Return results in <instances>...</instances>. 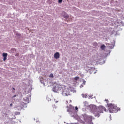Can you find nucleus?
I'll return each instance as SVG.
<instances>
[{
    "mask_svg": "<svg viewBox=\"0 0 124 124\" xmlns=\"http://www.w3.org/2000/svg\"><path fill=\"white\" fill-rule=\"evenodd\" d=\"M92 111L95 117L100 116V114L103 113V112H106V108L103 106H100L97 108L95 106H93L92 108Z\"/></svg>",
    "mask_w": 124,
    "mask_h": 124,
    "instance_id": "obj_1",
    "label": "nucleus"
},
{
    "mask_svg": "<svg viewBox=\"0 0 124 124\" xmlns=\"http://www.w3.org/2000/svg\"><path fill=\"white\" fill-rule=\"evenodd\" d=\"M108 110L110 113H117L118 111H120V108H117V106L114 104H109L108 105Z\"/></svg>",
    "mask_w": 124,
    "mask_h": 124,
    "instance_id": "obj_2",
    "label": "nucleus"
},
{
    "mask_svg": "<svg viewBox=\"0 0 124 124\" xmlns=\"http://www.w3.org/2000/svg\"><path fill=\"white\" fill-rule=\"evenodd\" d=\"M54 57L55 59H56V60L60 58V53L56 52L54 55Z\"/></svg>",
    "mask_w": 124,
    "mask_h": 124,
    "instance_id": "obj_3",
    "label": "nucleus"
},
{
    "mask_svg": "<svg viewBox=\"0 0 124 124\" xmlns=\"http://www.w3.org/2000/svg\"><path fill=\"white\" fill-rule=\"evenodd\" d=\"M2 56L3 57V61H6L7 59V53H3Z\"/></svg>",
    "mask_w": 124,
    "mask_h": 124,
    "instance_id": "obj_4",
    "label": "nucleus"
},
{
    "mask_svg": "<svg viewBox=\"0 0 124 124\" xmlns=\"http://www.w3.org/2000/svg\"><path fill=\"white\" fill-rule=\"evenodd\" d=\"M63 17L65 18V19H68V18H69V16H68L67 14H65L63 16Z\"/></svg>",
    "mask_w": 124,
    "mask_h": 124,
    "instance_id": "obj_5",
    "label": "nucleus"
},
{
    "mask_svg": "<svg viewBox=\"0 0 124 124\" xmlns=\"http://www.w3.org/2000/svg\"><path fill=\"white\" fill-rule=\"evenodd\" d=\"M101 50H104V49H105V45H102L101 46Z\"/></svg>",
    "mask_w": 124,
    "mask_h": 124,
    "instance_id": "obj_6",
    "label": "nucleus"
},
{
    "mask_svg": "<svg viewBox=\"0 0 124 124\" xmlns=\"http://www.w3.org/2000/svg\"><path fill=\"white\" fill-rule=\"evenodd\" d=\"M87 118L89 120H90L91 121H92V120L93 119V116H88L87 117Z\"/></svg>",
    "mask_w": 124,
    "mask_h": 124,
    "instance_id": "obj_7",
    "label": "nucleus"
},
{
    "mask_svg": "<svg viewBox=\"0 0 124 124\" xmlns=\"http://www.w3.org/2000/svg\"><path fill=\"white\" fill-rule=\"evenodd\" d=\"M79 77H75L74 78V80H75V81H78V80H79Z\"/></svg>",
    "mask_w": 124,
    "mask_h": 124,
    "instance_id": "obj_8",
    "label": "nucleus"
},
{
    "mask_svg": "<svg viewBox=\"0 0 124 124\" xmlns=\"http://www.w3.org/2000/svg\"><path fill=\"white\" fill-rule=\"evenodd\" d=\"M105 101L106 102V103H107L108 105H109V100L106 99Z\"/></svg>",
    "mask_w": 124,
    "mask_h": 124,
    "instance_id": "obj_9",
    "label": "nucleus"
},
{
    "mask_svg": "<svg viewBox=\"0 0 124 124\" xmlns=\"http://www.w3.org/2000/svg\"><path fill=\"white\" fill-rule=\"evenodd\" d=\"M49 77H51L52 78H54V75H53V74H50V75H49Z\"/></svg>",
    "mask_w": 124,
    "mask_h": 124,
    "instance_id": "obj_10",
    "label": "nucleus"
},
{
    "mask_svg": "<svg viewBox=\"0 0 124 124\" xmlns=\"http://www.w3.org/2000/svg\"><path fill=\"white\" fill-rule=\"evenodd\" d=\"M62 0H58L59 3H62Z\"/></svg>",
    "mask_w": 124,
    "mask_h": 124,
    "instance_id": "obj_11",
    "label": "nucleus"
},
{
    "mask_svg": "<svg viewBox=\"0 0 124 124\" xmlns=\"http://www.w3.org/2000/svg\"><path fill=\"white\" fill-rule=\"evenodd\" d=\"M78 107H75V109L76 110V111H78Z\"/></svg>",
    "mask_w": 124,
    "mask_h": 124,
    "instance_id": "obj_12",
    "label": "nucleus"
},
{
    "mask_svg": "<svg viewBox=\"0 0 124 124\" xmlns=\"http://www.w3.org/2000/svg\"><path fill=\"white\" fill-rule=\"evenodd\" d=\"M94 44H95V45H96V46H97V43H94Z\"/></svg>",
    "mask_w": 124,
    "mask_h": 124,
    "instance_id": "obj_13",
    "label": "nucleus"
},
{
    "mask_svg": "<svg viewBox=\"0 0 124 124\" xmlns=\"http://www.w3.org/2000/svg\"><path fill=\"white\" fill-rule=\"evenodd\" d=\"M87 97H88V95H85V98H87Z\"/></svg>",
    "mask_w": 124,
    "mask_h": 124,
    "instance_id": "obj_14",
    "label": "nucleus"
},
{
    "mask_svg": "<svg viewBox=\"0 0 124 124\" xmlns=\"http://www.w3.org/2000/svg\"><path fill=\"white\" fill-rule=\"evenodd\" d=\"M16 35H18V36H21V34H17Z\"/></svg>",
    "mask_w": 124,
    "mask_h": 124,
    "instance_id": "obj_15",
    "label": "nucleus"
},
{
    "mask_svg": "<svg viewBox=\"0 0 124 124\" xmlns=\"http://www.w3.org/2000/svg\"><path fill=\"white\" fill-rule=\"evenodd\" d=\"M13 97H16V95H14V96H13Z\"/></svg>",
    "mask_w": 124,
    "mask_h": 124,
    "instance_id": "obj_16",
    "label": "nucleus"
},
{
    "mask_svg": "<svg viewBox=\"0 0 124 124\" xmlns=\"http://www.w3.org/2000/svg\"><path fill=\"white\" fill-rule=\"evenodd\" d=\"M13 90H15V88H13Z\"/></svg>",
    "mask_w": 124,
    "mask_h": 124,
    "instance_id": "obj_17",
    "label": "nucleus"
},
{
    "mask_svg": "<svg viewBox=\"0 0 124 124\" xmlns=\"http://www.w3.org/2000/svg\"><path fill=\"white\" fill-rule=\"evenodd\" d=\"M10 106H12V104H10Z\"/></svg>",
    "mask_w": 124,
    "mask_h": 124,
    "instance_id": "obj_18",
    "label": "nucleus"
},
{
    "mask_svg": "<svg viewBox=\"0 0 124 124\" xmlns=\"http://www.w3.org/2000/svg\"><path fill=\"white\" fill-rule=\"evenodd\" d=\"M91 124H93V123H91Z\"/></svg>",
    "mask_w": 124,
    "mask_h": 124,
    "instance_id": "obj_19",
    "label": "nucleus"
}]
</instances>
